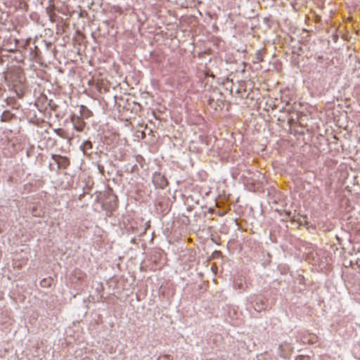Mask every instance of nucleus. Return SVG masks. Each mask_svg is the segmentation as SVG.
Here are the masks:
<instances>
[{"mask_svg": "<svg viewBox=\"0 0 360 360\" xmlns=\"http://www.w3.org/2000/svg\"><path fill=\"white\" fill-rule=\"evenodd\" d=\"M295 360H308L307 357L301 356H298Z\"/></svg>", "mask_w": 360, "mask_h": 360, "instance_id": "obj_15", "label": "nucleus"}, {"mask_svg": "<svg viewBox=\"0 0 360 360\" xmlns=\"http://www.w3.org/2000/svg\"><path fill=\"white\" fill-rule=\"evenodd\" d=\"M92 143L90 141H86L81 146V149L84 155H90L91 153V150L92 149Z\"/></svg>", "mask_w": 360, "mask_h": 360, "instance_id": "obj_7", "label": "nucleus"}, {"mask_svg": "<svg viewBox=\"0 0 360 360\" xmlns=\"http://www.w3.org/2000/svg\"><path fill=\"white\" fill-rule=\"evenodd\" d=\"M292 350L291 345L286 342H283L278 347L279 355L283 358H287Z\"/></svg>", "mask_w": 360, "mask_h": 360, "instance_id": "obj_6", "label": "nucleus"}, {"mask_svg": "<svg viewBox=\"0 0 360 360\" xmlns=\"http://www.w3.org/2000/svg\"><path fill=\"white\" fill-rule=\"evenodd\" d=\"M153 182L156 187L160 188H164L168 184L167 179L160 173L154 174Z\"/></svg>", "mask_w": 360, "mask_h": 360, "instance_id": "obj_5", "label": "nucleus"}, {"mask_svg": "<svg viewBox=\"0 0 360 360\" xmlns=\"http://www.w3.org/2000/svg\"><path fill=\"white\" fill-rule=\"evenodd\" d=\"M82 112H80V115L72 114L70 116V121L73 125V127L77 131H83L84 127L86 126L85 122L83 120V118L81 117Z\"/></svg>", "mask_w": 360, "mask_h": 360, "instance_id": "obj_3", "label": "nucleus"}, {"mask_svg": "<svg viewBox=\"0 0 360 360\" xmlns=\"http://www.w3.org/2000/svg\"><path fill=\"white\" fill-rule=\"evenodd\" d=\"M252 307L257 311H262L266 310V305L264 300L256 301L255 304H253Z\"/></svg>", "mask_w": 360, "mask_h": 360, "instance_id": "obj_9", "label": "nucleus"}, {"mask_svg": "<svg viewBox=\"0 0 360 360\" xmlns=\"http://www.w3.org/2000/svg\"><path fill=\"white\" fill-rule=\"evenodd\" d=\"M158 360H172V357L169 354H165L162 356H160L158 358Z\"/></svg>", "mask_w": 360, "mask_h": 360, "instance_id": "obj_12", "label": "nucleus"}, {"mask_svg": "<svg viewBox=\"0 0 360 360\" xmlns=\"http://www.w3.org/2000/svg\"><path fill=\"white\" fill-rule=\"evenodd\" d=\"M98 169L100 173H101L102 174H104V167H103V166H102V165L98 164Z\"/></svg>", "mask_w": 360, "mask_h": 360, "instance_id": "obj_14", "label": "nucleus"}, {"mask_svg": "<svg viewBox=\"0 0 360 360\" xmlns=\"http://www.w3.org/2000/svg\"><path fill=\"white\" fill-rule=\"evenodd\" d=\"M11 77L13 81V86L15 89L17 94L18 95V89L22 91L24 89L23 82L25 80V75L20 69H16L11 72Z\"/></svg>", "mask_w": 360, "mask_h": 360, "instance_id": "obj_1", "label": "nucleus"}, {"mask_svg": "<svg viewBox=\"0 0 360 360\" xmlns=\"http://www.w3.org/2000/svg\"><path fill=\"white\" fill-rule=\"evenodd\" d=\"M235 286L237 287L238 289H242V290L245 289L241 279H240L239 281H236L235 282Z\"/></svg>", "mask_w": 360, "mask_h": 360, "instance_id": "obj_11", "label": "nucleus"}, {"mask_svg": "<svg viewBox=\"0 0 360 360\" xmlns=\"http://www.w3.org/2000/svg\"><path fill=\"white\" fill-rule=\"evenodd\" d=\"M49 105L50 106L51 109L53 110H56L57 108H58V105L54 103L52 100H50L49 102Z\"/></svg>", "mask_w": 360, "mask_h": 360, "instance_id": "obj_13", "label": "nucleus"}, {"mask_svg": "<svg viewBox=\"0 0 360 360\" xmlns=\"http://www.w3.org/2000/svg\"><path fill=\"white\" fill-rule=\"evenodd\" d=\"M52 159L57 163L58 168L66 169L70 165V160L66 157L52 155Z\"/></svg>", "mask_w": 360, "mask_h": 360, "instance_id": "obj_4", "label": "nucleus"}, {"mask_svg": "<svg viewBox=\"0 0 360 360\" xmlns=\"http://www.w3.org/2000/svg\"><path fill=\"white\" fill-rule=\"evenodd\" d=\"M117 196L110 192L105 195V198L103 201V207L110 211L112 212L117 207Z\"/></svg>", "mask_w": 360, "mask_h": 360, "instance_id": "obj_2", "label": "nucleus"}, {"mask_svg": "<svg viewBox=\"0 0 360 360\" xmlns=\"http://www.w3.org/2000/svg\"><path fill=\"white\" fill-rule=\"evenodd\" d=\"M13 117V114H12L9 110H5L2 112L1 115V122H8L11 120Z\"/></svg>", "mask_w": 360, "mask_h": 360, "instance_id": "obj_10", "label": "nucleus"}, {"mask_svg": "<svg viewBox=\"0 0 360 360\" xmlns=\"http://www.w3.org/2000/svg\"><path fill=\"white\" fill-rule=\"evenodd\" d=\"M266 53V50L264 49H262L258 50L255 53V60H253V63H261L264 61V56Z\"/></svg>", "mask_w": 360, "mask_h": 360, "instance_id": "obj_8", "label": "nucleus"}]
</instances>
